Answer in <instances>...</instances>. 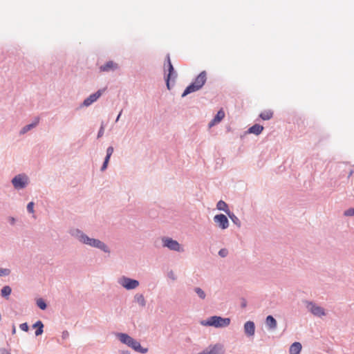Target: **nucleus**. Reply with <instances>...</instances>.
Segmentation results:
<instances>
[{"label":"nucleus","instance_id":"1","mask_svg":"<svg viewBox=\"0 0 354 354\" xmlns=\"http://www.w3.org/2000/svg\"><path fill=\"white\" fill-rule=\"evenodd\" d=\"M205 71H201L192 82L185 88L181 97H185L190 93L200 91L205 84L207 77Z\"/></svg>","mask_w":354,"mask_h":354},{"label":"nucleus","instance_id":"2","mask_svg":"<svg viewBox=\"0 0 354 354\" xmlns=\"http://www.w3.org/2000/svg\"><path fill=\"white\" fill-rule=\"evenodd\" d=\"M116 336L118 338V339L121 342V343L126 344L135 351L142 354L147 353V348L142 347L138 341L131 337L127 333H117Z\"/></svg>","mask_w":354,"mask_h":354},{"label":"nucleus","instance_id":"3","mask_svg":"<svg viewBox=\"0 0 354 354\" xmlns=\"http://www.w3.org/2000/svg\"><path fill=\"white\" fill-rule=\"evenodd\" d=\"M231 322L229 317H223L218 315H214L209 317L206 320L201 322V324L203 326H214L217 328H225L230 325Z\"/></svg>","mask_w":354,"mask_h":354},{"label":"nucleus","instance_id":"4","mask_svg":"<svg viewBox=\"0 0 354 354\" xmlns=\"http://www.w3.org/2000/svg\"><path fill=\"white\" fill-rule=\"evenodd\" d=\"M165 75L164 78L172 79L173 84H175L176 80L178 77L177 72L171 62L170 55L167 54L165 57L164 64Z\"/></svg>","mask_w":354,"mask_h":354},{"label":"nucleus","instance_id":"5","mask_svg":"<svg viewBox=\"0 0 354 354\" xmlns=\"http://www.w3.org/2000/svg\"><path fill=\"white\" fill-rule=\"evenodd\" d=\"M28 183L29 178L26 174L24 173L15 176L11 180L12 186L17 190L24 189L27 187Z\"/></svg>","mask_w":354,"mask_h":354},{"label":"nucleus","instance_id":"6","mask_svg":"<svg viewBox=\"0 0 354 354\" xmlns=\"http://www.w3.org/2000/svg\"><path fill=\"white\" fill-rule=\"evenodd\" d=\"M118 283L127 290H131L138 287L139 281L126 276H122L118 280Z\"/></svg>","mask_w":354,"mask_h":354},{"label":"nucleus","instance_id":"7","mask_svg":"<svg viewBox=\"0 0 354 354\" xmlns=\"http://www.w3.org/2000/svg\"><path fill=\"white\" fill-rule=\"evenodd\" d=\"M162 246L164 248H167L170 250L183 252H184L183 248L180 245V244L176 240L172 238L163 236L162 238Z\"/></svg>","mask_w":354,"mask_h":354},{"label":"nucleus","instance_id":"8","mask_svg":"<svg viewBox=\"0 0 354 354\" xmlns=\"http://www.w3.org/2000/svg\"><path fill=\"white\" fill-rule=\"evenodd\" d=\"M106 88L97 90L96 92L91 94L88 97L84 100L83 102L80 105V108L83 106H89L96 102L103 94Z\"/></svg>","mask_w":354,"mask_h":354},{"label":"nucleus","instance_id":"9","mask_svg":"<svg viewBox=\"0 0 354 354\" xmlns=\"http://www.w3.org/2000/svg\"><path fill=\"white\" fill-rule=\"evenodd\" d=\"M307 306L306 308L308 310L315 316L318 317H321L326 315V312L324 308L317 306L315 303L313 301H306Z\"/></svg>","mask_w":354,"mask_h":354},{"label":"nucleus","instance_id":"10","mask_svg":"<svg viewBox=\"0 0 354 354\" xmlns=\"http://www.w3.org/2000/svg\"><path fill=\"white\" fill-rule=\"evenodd\" d=\"M71 234L75 238H76L80 243L88 245V243H90L91 239V238L88 236L80 229H75L71 230Z\"/></svg>","mask_w":354,"mask_h":354},{"label":"nucleus","instance_id":"11","mask_svg":"<svg viewBox=\"0 0 354 354\" xmlns=\"http://www.w3.org/2000/svg\"><path fill=\"white\" fill-rule=\"evenodd\" d=\"M214 221L222 230H225L229 227V221L227 216L223 214H218L215 215L214 216Z\"/></svg>","mask_w":354,"mask_h":354},{"label":"nucleus","instance_id":"12","mask_svg":"<svg viewBox=\"0 0 354 354\" xmlns=\"http://www.w3.org/2000/svg\"><path fill=\"white\" fill-rule=\"evenodd\" d=\"M88 245L100 249L105 253H110L111 252L109 248L104 242L97 239L91 238Z\"/></svg>","mask_w":354,"mask_h":354},{"label":"nucleus","instance_id":"13","mask_svg":"<svg viewBox=\"0 0 354 354\" xmlns=\"http://www.w3.org/2000/svg\"><path fill=\"white\" fill-rule=\"evenodd\" d=\"M120 68L118 64L113 61H108L103 65L100 66V71L103 72L115 71Z\"/></svg>","mask_w":354,"mask_h":354},{"label":"nucleus","instance_id":"14","mask_svg":"<svg viewBox=\"0 0 354 354\" xmlns=\"http://www.w3.org/2000/svg\"><path fill=\"white\" fill-rule=\"evenodd\" d=\"M265 324L269 331H274L277 328V322L276 319L271 315H268L266 318Z\"/></svg>","mask_w":354,"mask_h":354},{"label":"nucleus","instance_id":"15","mask_svg":"<svg viewBox=\"0 0 354 354\" xmlns=\"http://www.w3.org/2000/svg\"><path fill=\"white\" fill-rule=\"evenodd\" d=\"M255 324L252 321H247L244 324V333L246 336L252 337L254 335L255 333Z\"/></svg>","mask_w":354,"mask_h":354},{"label":"nucleus","instance_id":"16","mask_svg":"<svg viewBox=\"0 0 354 354\" xmlns=\"http://www.w3.org/2000/svg\"><path fill=\"white\" fill-rule=\"evenodd\" d=\"M225 117V112L223 109H220L217 111L213 119L209 122V127L211 128L215 124L219 123Z\"/></svg>","mask_w":354,"mask_h":354},{"label":"nucleus","instance_id":"17","mask_svg":"<svg viewBox=\"0 0 354 354\" xmlns=\"http://www.w3.org/2000/svg\"><path fill=\"white\" fill-rule=\"evenodd\" d=\"M39 122V117L35 118L34 120L31 123L26 124L23 128H21V129L19 131V133L21 135L26 133L28 131H29L31 129L36 127L38 125Z\"/></svg>","mask_w":354,"mask_h":354},{"label":"nucleus","instance_id":"18","mask_svg":"<svg viewBox=\"0 0 354 354\" xmlns=\"http://www.w3.org/2000/svg\"><path fill=\"white\" fill-rule=\"evenodd\" d=\"M209 354H224L223 346L221 344H216L209 346Z\"/></svg>","mask_w":354,"mask_h":354},{"label":"nucleus","instance_id":"19","mask_svg":"<svg viewBox=\"0 0 354 354\" xmlns=\"http://www.w3.org/2000/svg\"><path fill=\"white\" fill-rule=\"evenodd\" d=\"M263 129H264V127L261 124H254L248 128L247 133H252L256 136H259L262 133Z\"/></svg>","mask_w":354,"mask_h":354},{"label":"nucleus","instance_id":"20","mask_svg":"<svg viewBox=\"0 0 354 354\" xmlns=\"http://www.w3.org/2000/svg\"><path fill=\"white\" fill-rule=\"evenodd\" d=\"M33 328H35V336H39L42 335L44 333V324L41 320H37L35 323H34L32 326Z\"/></svg>","mask_w":354,"mask_h":354},{"label":"nucleus","instance_id":"21","mask_svg":"<svg viewBox=\"0 0 354 354\" xmlns=\"http://www.w3.org/2000/svg\"><path fill=\"white\" fill-rule=\"evenodd\" d=\"M302 346L300 342H295L292 343L289 349L290 354H300Z\"/></svg>","mask_w":354,"mask_h":354},{"label":"nucleus","instance_id":"22","mask_svg":"<svg viewBox=\"0 0 354 354\" xmlns=\"http://www.w3.org/2000/svg\"><path fill=\"white\" fill-rule=\"evenodd\" d=\"M216 208L220 211H223L226 214L230 213L228 205L223 201L220 200L216 204Z\"/></svg>","mask_w":354,"mask_h":354},{"label":"nucleus","instance_id":"23","mask_svg":"<svg viewBox=\"0 0 354 354\" xmlns=\"http://www.w3.org/2000/svg\"><path fill=\"white\" fill-rule=\"evenodd\" d=\"M259 116L263 120H268L272 118L273 112L271 110H266L261 112Z\"/></svg>","mask_w":354,"mask_h":354},{"label":"nucleus","instance_id":"24","mask_svg":"<svg viewBox=\"0 0 354 354\" xmlns=\"http://www.w3.org/2000/svg\"><path fill=\"white\" fill-rule=\"evenodd\" d=\"M12 292V288L9 286H3L1 290V296L3 298H8Z\"/></svg>","mask_w":354,"mask_h":354},{"label":"nucleus","instance_id":"25","mask_svg":"<svg viewBox=\"0 0 354 354\" xmlns=\"http://www.w3.org/2000/svg\"><path fill=\"white\" fill-rule=\"evenodd\" d=\"M227 216L231 219L232 223L236 225L238 227H240L241 226V223L239 218L232 212L230 211V213H227Z\"/></svg>","mask_w":354,"mask_h":354},{"label":"nucleus","instance_id":"26","mask_svg":"<svg viewBox=\"0 0 354 354\" xmlns=\"http://www.w3.org/2000/svg\"><path fill=\"white\" fill-rule=\"evenodd\" d=\"M134 300L142 307L146 305V300L142 294H136L134 297Z\"/></svg>","mask_w":354,"mask_h":354},{"label":"nucleus","instance_id":"27","mask_svg":"<svg viewBox=\"0 0 354 354\" xmlns=\"http://www.w3.org/2000/svg\"><path fill=\"white\" fill-rule=\"evenodd\" d=\"M36 304L39 308L43 310H46L48 307L46 301L42 298L38 299L36 301Z\"/></svg>","mask_w":354,"mask_h":354},{"label":"nucleus","instance_id":"28","mask_svg":"<svg viewBox=\"0 0 354 354\" xmlns=\"http://www.w3.org/2000/svg\"><path fill=\"white\" fill-rule=\"evenodd\" d=\"M194 290L200 299H204L205 298L206 294L202 288L199 287H195Z\"/></svg>","mask_w":354,"mask_h":354},{"label":"nucleus","instance_id":"29","mask_svg":"<svg viewBox=\"0 0 354 354\" xmlns=\"http://www.w3.org/2000/svg\"><path fill=\"white\" fill-rule=\"evenodd\" d=\"M164 79L165 81V84H166L167 88L168 90H171V88L174 86V84H173L172 79H169V78H164Z\"/></svg>","mask_w":354,"mask_h":354},{"label":"nucleus","instance_id":"30","mask_svg":"<svg viewBox=\"0 0 354 354\" xmlns=\"http://www.w3.org/2000/svg\"><path fill=\"white\" fill-rule=\"evenodd\" d=\"M10 274V269L0 268V277L8 276Z\"/></svg>","mask_w":354,"mask_h":354},{"label":"nucleus","instance_id":"31","mask_svg":"<svg viewBox=\"0 0 354 354\" xmlns=\"http://www.w3.org/2000/svg\"><path fill=\"white\" fill-rule=\"evenodd\" d=\"M344 215L346 216H354V207H351L344 211Z\"/></svg>","mask_w":354,"mask_h":354},{"label":"nucleus","instance_id":"32","mask_svg":"<svg viewBox=\"0 0 354 354\" xmlns=\"http://www.w3.org/2000/svg\"><path fill=\"white\" fill-rule=\"evenodd\" d=\"M104 125L102 122L101 124V126L100 127V129L98 130L97 138H100L104 135Z\"/></svg>","mask_w":354,"mask_h":354},{"label":"nucleus","instance_id":"33","mask_svg":"<svg viewBox=\"0 0 354 354\" xmlns=\"http://www.w3.org/2000/svg\"><path fill=\"white\" fill-rule=\"evenodd\" d=\"M34 206L35 203L32 201H30L27 205V211L28 213H33L34 212Z\"/></svg>","mask_w":354,"mask_h":354},{"label":"nucleus","instance_id":"34","mask_svg":"<svg viewBox=\"0 0 354 354\" xmlns=\"http://www.w3.org/2000/svg\"><path fill=\"white\" fill-rule=\"evenodd\" d=\"M228 254V250L226 248H222L218 251V255L221 257H225Z\"/></svg>","mask_w":354,"mask_h":354},{"label":"nucleus","instance_id":"35","mask_svg":"<svg viewBox=\"0 0 354 354\" xmlns=\"http://www.w3.org/2000/svg\"><path fill=\"white\" fill-rule=\"evenodd\" d=\"M19 328L21 330L24 332H28L29 330V326L26 322L21 324L19 325Z\"/></svg>","mask_w":354,"mask_h":354},{"label":"nucleus","instance_id":"36","mask_svg":"<svg viewBox=\"0 0 354 354\" xmlns=\"http://www.w3.org/2000/svg\"><path fill=\"white\" fill-rule=\"evenodd\" d=\"M113 151H114V149L112 146H109L107 149H106V155H108V156H112L113 153Z\"/></svg>","mask_w":354,"mask_h":354},{"label":"nucleus","instance_id":"37","mask_svg":"<svg viewBox=\"0 0 354 354\" xmlns=\"http://www.w3.org/2000/svg\"><path fill=\"white\" fill-rule=\"evenodd\" d=\"M109 163L107 162L103 161V163L101 166L100 171H104L107 169Z\"/></svg>","mask_w":354,"mask_h":354},{"label":"nucleus","instance_id":"38","mask_svg":"<svg viewBox=\"0 0 354 354\" xmlns=\"http://www.w3.org/2000/svg\"><path fill=\"white\" fill-rule=\"evenodd\" d=\"M8 222L11 225H14L15 224V222H16V219L15 217L13 216H9L8 218Z\"/></svg>","mask_w":354,"mask_h":354},{"label":"nucleus","instance_id":"39","mask_svg":"<svg viewBox=\"0 0 354 354\" xmlns=\"http://www.w3.org/2000/svg\"><path fill=\"white\" fill-rule=\"evenodd\" d=\"M69 337V333L67 330H64L62 334L63 339H67Z\"/></svg>","mask_w":354,"mask_h":354},{"label":"nucleus","instance_id":"40","mask_svg":"<svg viewBox=\"0 0 354 354\" xmlns=\"http://www.w3.org/2000/svg\"><path fill=\"white\" fill-rule=\"evenodd\" d=\"M247 306V301L244 299H241V307L245 308Z\"/></svg>","mask_w":354,"mask_h":354},{"label":"nucleus","instance_id":"41","mask_svg":"<svg viewBox=\"0 0 354 354\" xmlns=\"http://www.w3.org/2000/svg\"><path fill=\"white\" fill-rule=\"evenodd\" d=\"M0 354H10V353L6 348H0Z\"/></svg>","mask_w":354,"mask_h":354},{"label":"nucleus","instance_id":"42","mask_svg":"<svg viewBox=\"0 0 354 354\" xmlns=\"http://www.w3.org/2000/svg\"><path fill=\"white\" fill-rule=\"evenodd\" d=\"M122 110H121V111L119 112V113H118V116H117V118H116V119H115V122H118L119 121V120H120V117H121V115H122Z\"/></svg>","mask_w":354,"mask_h":354},{"label":"nucleus","instance_id":"43","mask_svg":"<svg viewBox=\"0 0 354 354\" xmlns=\"http://www.w3.org/2000/svg\"><path fill=\"white\" fill-rule=\"evenodd\" d=\"M111 157V156L106 155V156L104 159V161L107 162L109 163L110 161Z\"/></svg>","mask_w":354,"mask_h":354},{"label":"nucleus","instance_id":"44","mask_svg":"<svg viewBox=\"0 0 354 354\" xmlns=\"http://www.w3.org/2000/svg\"><path fill=\"white\" fill-rule=\"evenodd\" d=\"M169 277L172 279L173 280H175L176 279V277H174V273L172 271H171L170 272H169Z\"/></svg>","mask_w":354,"mask_h":354},{"label":"nucleus","instance_id":"45","mask_svg":"<svg viewBox=\"0 0 354 354\" xmlns=\"http://www.w3.org/2000/svg\"><path fill=\"white\" fill-rule=\"evenodd\" d=\"M16 333V328L14 324H12V333L15 334Z\"/></svg>","mask_w":354,"mask_h":354},{"label":"nucleus","instance_id":"46","mask_svg":"<svg viewBox=\"0 0 354 354\" xmlns=\"http://www.w3.org/2000/svg\"><path fill=\"white\" fill-rule=\"evenodd\" d=\"M121 354H131V352L127 350H123L120 351Z\"/></svg>","mask_w":354,"mask_h":354},{"label":"nucleus","instance_id":"47","mask_svg":"<svg viewBox=\"0 0 354 354\" xmlns=\"http://www.w3.org/2000/svg\"><path fill=\"white\" fill-rule=\"evenodd\" d=\"M198 354H209V351L207 349L203 351L202 352L198 353Z\"/></svg>","mask_w":354,"mask_h":354},{"label":"nucleus","instance_id":"48","mask_svg":"<svg viewBox=\"0 0 354 354\" xmlns=\"http://www.w3.org/2000/svg\"><path fill=\"white\" fill-rule=\"evenodd\" d=\"M353 171H351L349 172V174H348V177L349 178L350 176H352V174H353Z\"/></svg>","mask_w":354,"mask_h":354}]
</instances>
